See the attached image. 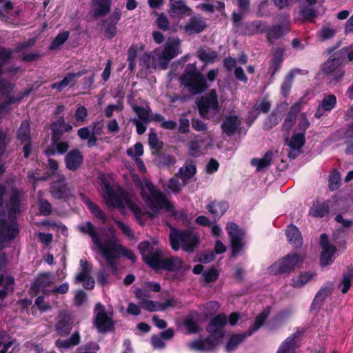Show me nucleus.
Here are the masks:
<instances>
[{
  "label": "nucleus",
  "instance_id": "1",
  "mask_svg": "<svg viewBox=\"0 0 353 353\" xmlns=\"http://www.w3.org/2000/svg\"><path fill=\"white\" fill-rule=\"evenodd\" d=\"M79 229L92 238L95 248L98 250L99 253L105 259L113 274H117V265L113 262L114 259L124 256L132 261H135L134 254L130 250L125 249L114 234H112L105 239L99 238L95 232L94 227L90 222L79 225Z\"/></svg>",
  "mask_w": 353,
  "mask_h": 353
},
{
  "label": "nucleus",
  "instance_id": "2",
  "mask_svg": "<svg viewBox=\"0 0 353 353\" xmlns=\"http://www.w3.org/2000/svg\"><path fill=\"white\" fill-rule=\"evenodd\" d=\"M100 184V192L107 205L111 208H117L123 213L126 209L131 210L137 218L141 214L139 208L135 204L131 196L123 192L114 184V181L110 175L99 174L98 177Z\"/></svg>",
  "mask_w": 353,
  "mask_h": 353
},
{
  "label": "nucleus",
  "instance_id": "3",
  "mask_svg": "<svg viewBox=\"0 0 353 353\" xmlns=\"http://www.w3.org/2000/svg\"><path fill=\"white\" fill-rule=\"evenodd\" d=\"M139 249L144 261L155 270L165 269L170 271H178L190 269V266L178 257L162 259L161 251L154 248L148 241L141 242Z\"/></svg>",
  "mask_w": 353,
  "mask_h": 353
},
{
  "label": "nucleus",
  "instance_id": "4",
  "mask_svg": "<svg viewBox=\"0 0 353 353\" xmlns=\"http://www.w3.org/2000/svg\"><path fill=\"white\" fill-rule=\"evenodd\" d=\"M22 193L13 190L10 201L8 205L9 221L0 214V249L8 246L19 233L18 225L13 219L21 212L20 202Z\"/></svg>",
  "mask_w": 353,
  "mask_h": 353
},
{
  "label": "nucleus",
  "instance_id": "5",
  "mask_svg": "<svg viewBox=\"0 0 353 353\" xmlns=\"http://www.w3.org/2000/svg\"><path fill=\"white\" fill-rule=\"evenodd\" d=\"M134 180L141 189L142 197L150 210L148 212L150 216H154L161 210H164L171 215L174 214V209L172 203L162 192L156 190L148 179L141 180L136 176Z\"/></svg>",
  "mask_w": 353,
  "mask_h": 353
},
{
  "label": "nucleus",
  "instance_id": "6",
  "mask_svg": "<svg viewBox=\"0 0 353 353\" xmlns=\"http://www.w3.org/2000/svg\"><path fill=\"white\" fill-rule=\"evenodd\" d=\"M226 322L227 318L224 314H219L214 317L207 328L210 336L206 340H199L189 343V347L195 350L204 351L214 349L222 341L224 335L223 328Z\"/></svg>",
  "mask_w": 353,
  "mask_h": 353
},
{
  "label": "nucleus",
  "instance_id": "7",
  "mask_svg": "<svg viewBox=\"0 0 353 353\" xmlns=\"http://www.w3.org/2000/svg\"><path fill=\"white\" fill-rule=\"evenodd\" d=\"M181 84L187 87L192 94H199L204 91L208 85L203 75L197 70L195 63L186 66L184 74L180 77Z\"/></svg>",
  "mask_w": 353,
  "mask_h": 353
},
{
  "label": "nucleus",
  "instance_id": "8",
  "mask_svg": "<svg viewBox=\"0 0 353 353\" xmlns=\"http://www.w3.org/2000/svg\"><path fill=\"white\" fill-rule=\"evenodd\" d=\"M170 241L173 250L176 251L181 248L186 252H190L198 245L199 238L194 232L172 229L170 233Z\"/></svg>",
  "mask_w": 353,
  "mask_h": 353
},
{
  "label": "nucleus",
  "instance_id": "9",
  "mask_svg": "<svg viewBox=\"0 0 353 353\" xmlns=\"http://www.w3.org/2000/svg\"><path fill=\"white\" fill-rule=\"evenodd\" d=\"M304 256L301 254H289L273 263L268 269L270 274L291 273L303 264Z\"/></svg>",
  "mask_w": 353,
  "mask_h": 353
},
{
  "label": "nucleus",
  "instance_id": "10",
  "mask_svg": "<svg viewBox=\"0 0 353 353\" xmlns=\"http://www.w3.org/2000/svg\"><path fill=\"white\" fill-rule=\"evenodd\" d=\"M48 166L54 180L50 190L52 195L57 199H66L72 196L70 189L66 185L64 176L57 173L58 169L57 162L53 159H49Z\"/></svg>",
  "mask_w": 353,
  "mask_h": 353
},
{
  "label": "nucleus",
  "instance_id": "11",
  "mask_svg": "<svg viewBox=\"0 0 353 353\" xmlns=\"http://www.w3.org/2000/svg\"><path fill=\"white\" fill-rule=\"evenodd\" d=\"M268 314L269 312L268 310L263 311L256 317L254 324L250 327L249 330L246 333L231 336L226 344V351L228 352H232L239 343L243 342L247 336L252 335L254 332L258 330L266 320Z\"/></svg>",
  "mask_w": 353,
  "mask_h": 353
},
{
  "label": "nucleus",
  "instance_id": "12",
  "mask_svg": "<svg viewBox=\"0 0 353 353\" xmlns=\"http://www.w3.org/2000/svg\"><path fill=\"white\" fill-rule=\"evenodd\" d=\"M200 114L205 118H210L216 114L220 110L216 93L211 90L208 94L203 96L198 102Z\"/></svg>",
  "mask_w": 353,
  "mask_h": 353
},
{
  "label": "nucleus",
  "instance_id": "13",
  "mask_svg": "<svg viewBox=\"0 0 353 353\" xmlns=\"http://www.w3.org/2000/svg\"><path fill=\"white\" fill-rule=\"evenodd\" d=\"M181 53L180 41L178 38L168 39L165 44L164 50L159 56V63L163 69H165L169 61Z\"/></svg>",
  "mask_w": 353,
  "mask_h": 353
},
{
  "label": "nucleus",
  "instance_id": "14",
  "mask_svg": "<svg viewBox=\"0 0 353 353\" xmlns=\"http://www.w3.org/2000/svg\"><path fill=\"white\" fill-rule=\"evenodd\" d=\"M226 230L230 236L232 256H236L239 255L243 250V244L242 239L243 237V232L239 228L236 223L232 222L227 224Z\"/></svg>",
  "mask_w": 353,
  "mask_h": 353
},
{
  "label": "nucleus",
  "instance_id": "15",
  "mask_svg": "<svg viewBox=\"0 0 353 353\" xmlns=\"http://www.w3.org/2000/svg\"><path fill=\"white\" fill-rule=\"evenodd\" d=\"M321 246L322 249L321 265L322 266H327L333 262L337 250L334 245L329 243L327 236L325 234L321 235Z\"/></svg>",
  "mask_w": 353,
  "mask_h": 353
},
{
  "label": "nucleus",
  "instance_id": "16",
  "mask_svg": "<svg viewBox=\"0 0 353 353\" xmlns=\"http://www.w3.org/2000/svg\"><path fill=\"white\" fill-rule=\"evenodd\" d=\"M96 320L95 324L100 332H104L110 329L112 325L111 314H108L104 307L100 303L96 305Z\"/></svg>",
  "mask_w": 353,
  "mask_h": 353
},
{
  "label": "nucleus",
  "instance_id": "17",
  "mask_svg": "<svg viewBox=\"0 0 353 353\" xmlns=\"http://www.w3.org/2000/svg\"><path fill=\"white\" fill-rule=\"evenodd\" d=\"M191 9L182 0H169L168 13L172 18L181 19L191 14Z\"/></svg>",
  "mask_w": 353,
  "mask_h": 353
},
{
  "label": "nucleus",
  "instance_id": "18",
  "mask_svg": "<svg viewBox=\"0 0 353 353\" xmlns=\"http://www.w3.org/2000/svg\"><path fill=\"white\" fill-rule=\"evenodd\" d=\"M82 270L76 276L77 282H82L83 285L88 290H92L94 287V281L90 276L91 265L86 261L81 260Z\"/></svg>",
  "mask_w": 353,
  "mask_h": 353
},
{
  "label": "nucleus",
  "instance_id": "19",
  "mask_svg": "<svg viewBox=\"0 0 353 353\" xmlns=\"http://www.w3.org/2000/svg\"><path fill=\"white\" fill-rule=\"evenodd\" d=\"M213 141L210 133L205 134V137L199 141H192L188 144V152L192 156L199 155L203 150L208 149Z\"/></svg>",
  "mask_w": 353,
  "mask_h": 353
},
{
  "label": "nucleus",
  "instance_id": "20",
  "mask_svg": "<svg viewBox=\"0 0 353 353\" xmlns=\"http://www.w3.org/2000/svg\"><path fill=\"white\" fill-rule=\"evenodd\" d=\"M305 143V136L303 132H294L292 137L288 141L290 147L289 157L294 159L300 152L301 148Z\"/></svg>",
  "mask_w": 353,
  "mask_h": 353
},
{
  "label": "nucleus",
  "instance_id": "21",
  "mask_svg": "<svg viewBox=\"0 0 353 353\" xmlns=\"http://www.w3.org/2000/svg\"><path fill=\"white\" fill-rule=\"evenodd\" d=\"M161 55L158 49L149 53L144 54L141 58V65L147 69H163L159 63V56Z\"/></svg>",
  "mask_w": 353,
  "mask_h": 353
},
{
  "label": "nucleus",
  "instance_id": "22",
  "mask_svg": "<svg viewBox=\"0 0 353 353\" xmlns=\"http://www.w3.org/2000/svg\"><path fill=\"white\" fill-rule=\"evenodd\" d=\"M110 0H92L90 14L94 17L103 16L110 12Z\"/></svg>",
  "mask_w": 353,
  "mask_h": 353
},
{
  "label": "nucleus",
  "instance_id": "23",
  "mask_svg": "<svg viewBox=\"0 0 353 353\" xmlns=\"http://www.w3.org/2000/svg\"><path fill=\"white\" fill-rule=\"evenodd\" d=\"M336 104V97L333 94L327 95L323 98L321 104H319L316 113L315 117L320 118L324 115L325 112L331 111Z\"/></svg>",
  "mask_w": 353,
  "mask_h": 353
},
{
  "label": "nucleus",
  "instance_id": "24",
  "mask_svg": "<svg viewBox=\"0 0 353 353\" xmlns=\"http://www.w3.org/2000/svg\"><path fill=\"white\" fill-rule=\"evenodd\" d=\"M205 28V21L200 17H193L189 22H188L183 27V30L189 34L199 33Z\"/></svg>",
  "mask_w": 353,
  "mask_h": 353
},
{
  "label": "nucleus",
  "instance_id": "25",
  "mask_svg": "<svg viewBox=\"0 0 353 353\" xmlns=\"http://www.w3.org/2000/svg\"><path fill=\"white\" fill-rule=\"evenodd\" d=\"M315 276V272L312 271L302 272L292 279L290 285L293 288H301L313 280Z\"/></svg>",
  "mask_w": 353,
  "mask_h": 353
},
{
  "label": "nucleus",
  "instance_id": "26",
  "mask_svg": "<svg viewBox=\"0 0 353 353\" xmlns=\"http://www.w3.org/2000/svg\"><path fill=\"white\" fill-rule=\"evenodd\" d=\"M82 161L83 156L79 150H72L65 156L66 167L70 170H77Z\"/></svg>",
  "mask_w": 353,
  "mask_h": 353
},
{
  "label": "nucleus",
  "instance_id": "27",
  "mask_svg": "<svg viewBox=\"0 0 353 353\" xmlns=\"http://www.w3.org/2000/svg\"><path fill=\"white\" fill-rule=\"evenodd\" d=\"M143 291L139 289L136 291V297L139 300V305L142 308L149 312L161 311V303L143 299Z\"/></svg>",
  "mask_w": 353,
  "mask_h": 353
},
{
  "label": "nucleus",
  "instance_id": "28",
  "mask_svg": "<svg viewBox=\"0 0 353 353\" xmlns=\"http://www.w3.org/2000/svg\"><path fill=\"white\" fill-rule=\"evenodd\" d=\"M241 125L240 119L234 115L227 117L221 125L224 133L232 135Z\"/></svg>",
  "mask_w": 353,
  "mask_h": 353
},
{
  "label": "nucleus",
  "instance_id": "29",
  "mask_svg": "<svg viewBox=\"0 0 353 353\" xmlns=\"http://www.w3.org/2000/svg\"><path fill=\"white\" fill-rule=\"evenodd\" d=\"M52 279L49 274H43L38 276L34 287L41 290L45 295L50 294V291L52 288Z\"/></svg>",
  "mask_w": 353,
  "mask_h": 353
},
{
  "label": "nucleus",
  "instance_id": "30",
  "mask_svg": "<svg viewBox=\"0 0 353 353\" xmlns=\"http://www.w3.org/2000/svg\"><path fill=\"white\" fill-rule=\"evenodd\" d=\"M288 240L293 247L299 248L303 243V239L299 229L293 225H289L286 230Z\"/></svg>",
  "mask_w": 353,
  "mask_h": 353
},
{
  "label": "nucleus",
  "instance_id": "31",
  "mask_svg": "<svg viewBox=\"0 0 353 353\" xmlns=\"http://www.w3.org/2000/svg\"><path fill=\"white\" fill-rule=\"evenodd\" d=\"M228 203L225 201H213L208 204L207 209L215 218H220L228 210Z\"/></svg>",
  "mask_w": 353,
  "mask_h": 353
},
{
  "label": "nucleus",
  "instance_id": "32",
  "mask_svg": "<svg viewBox=\"0 0 353 353\" xmlns=\"http://www.w3.org/2000/svg\"><path fill=\"white\" fill-rule=\"evenodd\" d=\"M271 107L270 102L267 99H262L256 102L253 109L250 112L249 117L254 119L261 112H268Z\"/></svg>",
  "mask_w": 353,
  "mask_h": 353
},
{
  "label": "nucleus",
  "instance_id": "33",
  "mask_svg": "<svg viewBox=\"0 0 353 353\" xmlns=\"http://www.w3.org/2000/svg\"><path fill=\"white\" fill-rule=\"evenodd\" d=\"M298 337L296 335L290 336L281 345L277 353H294L297 347Z\"/></svg>",
  "mask_w": 353,
  "mask_h": 353
},
{
  "label": "nucleus",
  "instance_id": "34",
  "mask_svg": "<svg viewBox=\"0 0 353 353\" xmlns=\"http://www.w3.org/2000/svg\"><path fill=\"white\" fill-rule=\"evenodd\" d=\"M196 173V168L193 164H185L181 168L178 173V177L183 181V185H186L188 180Z\"/></svg>",
  "mask_w": 353,
  "mask_h": 353
},
{
  "label": "nucleus",
  "instance_id": "35",
  "mask_svg": "<svg viewBox=\"0 0 353 353\" xmlns=\"http://www.w3.org/2000/svg\"><path fill=\"white\" fill-rule=\"evenodd\" d=\"M79 334L78 332H75L71 336V337L69 339L57 340L56 342V345L59 349L63 350L78 345L79 343Z\"/></svg>",
  "mask_w": 353,
  "mask_h": 353
},
{
  "label": "nucleus",
  "instance_id": "36",
  "mask_svg": "<svg viewBox=\"0 0 353 353\" xmlns=\"http://www.w3.org/2000/svg\"><path fill=\"white\" fill-rule=\"evenodd\" d=\"M82 74L81 72L78 73H70L66 75L62 81L58 83H53L52 88L57 89L58 91H61L64 88L69 85L73 84L74 79L77 77H80Z\"/></svg>",
  "mask_w": 353,
  "mask_h": 353
},
{
  "label": "nucleus",
  "instance_id": "37",
  "mask_svg": "<svg viewBox=\"0 0 353 353\" xmlns=\"http://www.w3.org/2000/svg\"><path fill=\"white\" fill-rule=\"evenodd\" d=\"M14 279L11 276H2L0 279V299L4 298L8 292L12 290Z\"/></svg>",
  "mask_w": 353,
  "mask_h": 353
},
{
  "label": "nucleus",
  "instance_id": "38",
  "mask_svg": "<svg viewBox=\"0 0 353 353\" xmlns=\"http://www.w3.org/2000/svg\"><path fill=\"white\" fill-rule=\"evenodd\" d=\"M328 212V205L325 203H315L310 210V214L317 218L325 216Z\"/></svg>",
  "mask_w": 353,
  "mask_h": 353
},
{
  "label": "nucleus",
  "instance_id": "39",
  "mask_svg": "<svg viewBox=\"0 0 353 353\" xmlns=\"http://www.w3.org/2000/svg\"><path fill=\"white\" fill-rule=\"evenodd\" d=\"M301 110V103H296L294 104L291 108L288 113V115L287 118L285 119L283 126L287 130H289L294 123V120L296 117V114L300 111Z\"/></svg>",
  "mask_w": 353,
  "mask_h": 353
},
{
  "label": "nucleus",
  "instance_id": "40",
  "mask_svg": "<svg viewBox=\"0 0 353 353\" xmlns=\"http://www.w3.org/2000/svg\"><path fill=\"white\" fill-rule=\"evenodd\" d=\"M272 153H266L261 159H254L251 161V164L256 168V170H261L270 165L272 161Z\"/></svg>",
  "mask_w": 353,
  "mask_h": 353
},
{
  "label": "nucleus",
  "instance_id": "41",
  "mask_svg": "<svg viewBox=\"0 0 353 353\" xmlns=\"http://www.w3.org/2000/svg\"><path fill=\"white\" fill-rule=\"evenodd\" d=\"M72 329V323L68 317L59 320L57 324V330L60 335L68 334Z\"/></svg>",
  "mask_w": 353,
  "mask_h": 353
},
{
  "label": "nucleus",
  "instance_id": "42",
  "mask_svg": "<svg viewBox=\"0 0 353 353\" xmlns=\"http://www.w3.org/2000/svg\"><path fill=\"white\" fill-rule=\"evenodd\" d=\"M353 279V268L349 269L347 272L344 274L343 280L340 284V286L342 287L341 292L343 293H346L351 286V282Z\"/></svg>",
  "mask_w": 353,
  "mask_h": 353
},
{
  "label": "nucleus",
  "instance_id": "43",
  "mask_svg": "<svg viewBox=\"0 0 353 353\" xmlns=\"http://www.w3.org/2000/svg\"><path fill=\"white\" fill-rule=\"evenodd\" d=\"M68 37L69 32L67 31L59 33L52 41L50 48L53 50L59 48L68 39Z\"/></svg>",
  "mask_w": 353,
  "mask_h": 353
},
{
  "label": "nucleus",
  "instance_id": "44",
  "mask_svg": "<svg viewBox=\"0 0 353 353\" xmlns=\"http://www.w3.org/2000/svg\"><path fill=\"white\" fill-rule=\"evenodd\" d=\"M30 136V125L28 122H23L18 131V137L23 141H28Z\"/></svg>",
  "mask_w": 353,
  "mask_h": 353
},
{
  "label": "nucleus",
  "instance_id": "45",
  "mask_svg": "<svg viewBox=\"0 0 353 353\" xmlns=\"http://www.w3.org/2000/svg\"><path fill=\"white\" fill-rule=\"evenodd\" d=\"M133 110L139 117L138 119L145 121V123H148L151 120L150 112L147 109L134 105Z\"/></svg>",
  "mask_w": 353,
  "mask_h": 353
},
{
  "label": "nucleus",
  "instance_id": "46",
  "mask_svg": "<svg viewBox=\"0 0 353 353\" xmlns=\"http://www.w3.org/2000/svg\"><path fill=\"white\" fill-rule=\"evenodd\" d=\"M127 154L134 161L143 154V147L141 143H137L133 147L128 149Z\"/></svg>",
  "mask_w": 353,
  "mask_h": 353
},
{
  "label": "nucleus",
  "instance_id": "47",
  "mask_svg": "<svg viewBox=\"0 0 353 353\" xmlns=\"http://www.w3.org/2000/svg\"><path fill=\"white\" fill-rule=\"evenodd\" d=\"M84 203L86 204L88 209L90 210V212L96 216L97 218L103 219L105 218L103 213L102 211L99 208L97 205H96L94 203H93L91 201H90L87 198L83 199Z\"/></svg>",
  "mask_w": 353,
  "mask_h": 353
},
{
  "label": "nucleus",
  "instance_id": "48",
  "mask_svg": "<svg viewBox=\"0 0 353 353\" xmlns=\"http://www.w3.org/2000/svg\"><path fill=\"white\" fill-rule=\"evenodd\" d=\"M84 203L86 204L88 209L90 210V212L96 216L97 218L103 219L105 218L103 213L102 211L99 208L97 205H96L94 203H93L91 201H90L87 198L83 199Z\"/></svg>",
  "mask_w": 353,
  "mask_h": 353
},
{
  "label": "nucleus",
  "instance_id": "49",
  "mask_svg": "<svg viewBox=\"0 0 353 353\" xmlns=\"http://www.w3.org/2000/svg\"><path fill=\"white\" fill-rule=\"evenodd\" d=\"M139 48L137 46H131L128 52V60L129 61V68L133 70L135 68L134 60L138 54Z\"/></svg>",
  "mask_w": 353,
  "mask_h": 353
},
{
  "label": "nucleus",
  "instance_id": "50",
  "mask_svg": "<svg viewBox=\"0 0 353 353\" xmlns=\"http://www.w3.org/2000/svg\"><path fill=\"white\" fill-rule=\"evenodd\" d=\"M199 58L202 61L205 63H212L214 62L216 58L217 55L216 52L213 51H203L201 50L199 53Z\"/></svg>",
  "mask_w": 353,
  "mask_h": 353
},
{
  "label": "nucleus",
  "instance_id": "51",
  "mask_svg": "<svg viewBox=\"0 0 353 353\" xmlns=\"http://www.w3.org/2000/svg\"><path fill=\"white\" fill-rule=\"evenodd\" d=\"M310 125V122L305 113L300 115L298 119V132H303L305 134L306 130Z\"/></svg>",
  "mask_w": 353,
  "mask_h": 353
},
{
  "label": "nucleus",
  "instance_id": "52",
  "mask_svg": "<svg viewBox=\"0 0 353 353\" xmlns=\"http://www.w3.org/2000/svg\"><path fill=\"white\" fill-rule=\"evenodd\" d=\"M288 29V23L283 26V27L276 26L274 27L269 32H268V38L271 39H277L280 36H281L283 32Z\"/></svg>",
  "mask_w": 353,
  "mask_h": 353
},
{
  "label": "nucleus",
  "instance_id": "53",
  "mask_svg": "<svg viewBox=\"0 0 353 353\" xmlns=\"http://www.w3.org/2000/svg\"><path fill=\"white\" fill-rule=\"evenodd\" d=\"M340 181L341 177L339 173L336 171L332 172L329 179L330 188L332 190L338 188Z\"/></svg>",
  "mask_w": 353,
  "mask_h": 353
},
{
  "label": "nucleus",
  "instance_id": "54",
  "mask_svg": "<svg viewBox=\"0 0 353 353\" xmlns=\"http://www.w3.org/2000/svg\"><path fill=\"white\" fill-rule=\"evenodd\" d=\"M292 77L293 73L290 74L281 85V93L283 96H287L291 89Z\"/></svg>",
  "mask_w": 353,
  "mask_h": 353
},
{
  "label": "nucleus",
  "instance_id": "55",
  "mask_svg": "<svg viewBox=\"0 0 353 353\" xmlns=\"http://www.w3.org/2000/svg\"><path fill=\"white\" fill-rule=\"evenodd\" d=\"M184 185H183V182L180 183L179 179L176 178L171 179L168 183V189L173 192H179Z\"/></svg>",
  "mask_w": 353,
  "mask_h": 353
},
{
  "label": "nucleus",
  "instance_id": "56",
  "mask_svg": "<svg viewBox=\"0 0 353 353\" xmlns=\"http://www.w3.org/2000/svg\"><path fill=\"white\" fill-rule=\"evenodd\" d=\"M313 5L309 4L307 6L301 8V14L304 19H309L314 16L315 11Z\"/></svg>",
  "mask_w": 353,
  "mask_h": 353
},
{
  "label": "nucleus",
  "instance_id": "57",
  "mask_svg": "<svg viewBox=\"0 0 353 353\" xmlns=\"http://www.w3.org/2000/svg\"><path fill=\"white\" fill-rule=\"evenodd\" d=\"M203 276L206 282H214L217 279L219 273L216 270L210 269L205 272Z\"/></svg>",
  "mask_w": 353,
  "mask_h": 353
},
{
  "label": "nucleus",
  "instance_id": "58",
  "mask_svg": "<svg viewBox=\"0 0 353 353\" xmlns=\"http://www.w3.org/2000/svg\"><path fill=\"white\" fill-rule=\"evenodd\" d=\"M331 294L330 288H325L321 289L315 296L314 301L319 303L323 301L326 297Z\"/></svg>",
  "mask_w": 353,
  "mask_h": 353
},
{
  "label": "nucleus",
  "instance_id": "59",
  "mask_svg": "<svg viewBox=\"0 0 353 353\" xmlns=\"http://www.w3.org/2000/svg\"><path fill=\"white\" fill-rule=\"evenodd\" d=\"M148 140L149 144L152 148L159 149L162 145L161 141L159 140L157 134L154 132H150Z\"/></svg>",
  "mask_w": 353,
  "mask_h": 353
},
{
  "label": "nucleus",
  "instance_id": "60",
  "mask_svg": "<svg viewBox=\"0 0 353 353\" xmlns=\"http://www.w3.org/2000/svg\"><path fill=\"white\" fill-rule=\"evenodd\" d=\"M156 22L158 27L162 30H167L169 27L168 19L163 14H160L157 17Z\"/></svg>",
  "mask_w": 353,
  "mask_h": 353
},
{
  "label": "nucleus",
  "instance_id": "61",
  "mask_svg": "<svg viewBox=\"0 0 353 353\" xmlns=\"http://www.w3.org/2000/svg\"><path fill=\"white\" fill-rule=\"evenodd\" d=\"M87 109L84 106L79 107L75 112V118L78 121L83 122L87 117Z\"/></svg>",
  "mask_w": 353,
  "mask_h": 353
},
{
  "label": "nucleus",
  "instance_id": "62",
  "mask_svg": "<svg viewBox=\"0 0 353 353\" xmlns=\"http://www.w3.org/2000/svg\"><path fill=\"white\" fill-rule=\"evenodd\" d=\"M192 128L199 132H206V134L208 133L207 132L208 127L205 123H204L202 121L199 119H194L192 121Z\"/></svg>",
  "mask_w": 353,
  "mask_h": 353
},
{
  "label": "nucleus",
  "instance_id": "63",
  "mask_svg": "<svg viewBox=\"0 0 353 353\" xmlns=\"http://www.w3.org/2000/svg\"><path fill=\"white\" fill-rule=\"evenodd\" d=\"M35 305H37L39 309L43 312L48 311L51 308V306L48 303H46L44 301V296H39L35 301Z\"/></svg>",
  "mask_w": 353,
  "mask_h": 353
},
{
  "label": "nucleus",
  "instance_id": "64",
  "mask_svg": "<svg viewBox=\"0 0 353 353\" xmlns=\"http://www.w3.org/2000/svg\"><path fill=\"white\" fill-rule=\"evenodd\" d=\"M69 290V285L67 283L61 284L59 287L52 286L50 291V293L64 294L68 292Z\"/></svg>",
  "mask_w": 353,
  "mask_h": 353
}]
</instances>
